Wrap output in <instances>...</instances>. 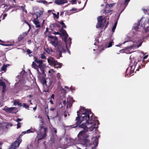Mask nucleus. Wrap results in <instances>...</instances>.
<instances>
[{
    "instance_id": "obj_7",
    "label": "nucleus",
    "mask_w": 149,
    "mask_h": 149,
    "mask_svg": "<svg viewBox=\"0 0 149 149\" xmlns=\"http://www.w3.org/2000/svg\"><path fill=\"white\" fill-rule=\"evenodd\" d=\"M93 118L95 119V120L91 124H89V125H92L90 127L88 126V130L90 131H92L94 129L96 130L98 127L97 125L99 124V121L97 119V117H95L93 115Z\"/></svg>"
},
{
    "instance_id": "obj_28",
    "label": "nucleus",
    "mask_w": 149,
    "mask_h": 149,
    "mask_svg": "<svg viewBox=\"0 0 149 149\" xmlns=\"http://www.w3.org/2000/svg\"><path fill=\"white\" fill-rule=\"evenodd\" d=\"M105 3H107L106 4V6H108V7L109 8H111V7H112V6H113L115 5L116 4L115 3H113L112 4H108V3L107 2H106Z\"/></svg>"
},
{
    "instance_id": "obj_6",
    "label": "nucleus",
    "mask_w": 149,
    "mask_h": 149,
    "mask_svg": "<svg viewBox=\"0 0 149 149\" xmlns=\"http://www.w3.org/2000/svg\"><path fill=\"white\" fill-rule=\"evenodd\" d=\"M48 62L51 65H54L55 68H60L61 67L62 64L58 63L56 61L54 58H50L47 59Z\"/></svg>"
},
{
    "instance_id": "obj_35",
    "label": "nucleus",
    "mask_w": 149,
    "mask_h": 149,
    "mask_svg": "<svg viewBox=\"0 0 149 149\" xmlns=\"http://www.w3.org/2000/svg\"><path fill=\"white\" fill-rule=\"evenodd\" d=\"M40 31L39 29H38L36 30L34 32V35H37L38 32H39Z\"/></svg>"
},
{
    "instance_id": "obj_40",
    "label": "nucleus",
    "mask_w": 149,
    "mask_h": 149,
    "mask_svg": "<svg viewBox=\"0 0 149 149\" xmlns=\"http://www.w3.org/2000/svg\"><path fill=\"white\" fill-rule=\"evenodd\" d=\"M130 0H125L124 5H125V6H127L128 3L130 1Z\"/></svg>"
},
{
    "instance_id": "obj_57",
    "label": "nucleus",
    "mask_w": 149,
    "mask_h": 149,
    "mask_svg": "<svg viewBox=\"0 0 149 149\" xmlns=\"http://www.w3.org/2000/svg\"><path fill=\"white\" fill-rule=\"evenodd\" d=\"M25 23H26V24H27L29 26V27L30 28L31 27V25L30 24H29L26 20H25Z\"/></svg>"
},
{
    "instance_id": "obj_13",
    "label": "nucleus",
    "mask_w": 149,
    "mask_h": 149,
    "mask_svg": "<svg viewBox=\"0 0 149 149\" xmlns=\"http://www.w3.org/2000/svg\"><path fill=\"white\" fill-rule=\"evenodd\" d=\"M33 23L36 26L37 28L40 27V22L38 21L37 18L34 19H33Z\"/></svg>"
},
{
    "instance_id": "obj_49",
    "label": "nucleus",
    "mask_w": 149,
    "mask_h": 149,
    "mask_svg": "<svg viewBox=\"0 0 149 149\" xmlns=\"http://www.w3.org/2000/svg\"><path fill=\"white\" fill-rule=\"evenodd\" d=\"M57 77L58 79H59L61 78L60 74L59 73H57Z\"/></svg>"
},
{
    "instance_id": "obj_5",
    "label": "nucleus",
    "mask_w": 149,
    "mask_h": 149,
    "mask_svg": "<svg viewBox=\"0 0 149 149\" xmlns=\"http://www.w3.org/2000/svg\"><path fill=\"white\" fill-rule=\"evenodd\" d=\"M47 130V127H45L43 126V124L40 126L39 129L40 134L39 135L40 137L38 139V141L40 140L43 138L46 137L47 136L46 132Z\"/></svg>"
},
{
    "instance_id": "obj_44",
    "label": "nucleus",
    "mask_w": 149,
    "mask_h": 149,
    "mask_svg": "<svg viewBox=\"0 0 149 149\" xmlns=\"http://www.w3.org/2000/svg\"><path fill=\"white\" fill-rule=\"evenodd\" d=\"M5 85V83L1 81V82H0V86H3Z\"/></svg>"
},
{
    "instance_id": "obj_50",
    "label": "nucleus",
    "mask_w": 149,
    "mask_h": 149,
    "mask_svg": "<svg viewBox=\"0 0 149 149\" xmlns=\"http://www.w3.org/2000/svg\"><path fill=\"white\" fill-rule=\"evenodd\" d=\"M116 28V27L113 26V27L112 28V31L113 33L114 32Z\"/></svg>"
},
{
    "instance_id": "obj_53",
    "label": "nucleus",
    "mask_w": 149,
    "mask_h": 149,
    "mask_svg": "<svg viewBox=\"0 0 149 149\" xmlns=\"http://www.w3.org/2000/svg\"><path fill=\"white\" fill-rule=\"evenodd\" d=\"M22 120V119L20 118H18L17 119L16 121L17 122H19L21 121Z\"/></svg>"
},
{
    "instance_id": "obj_56",
    "label": "nucleus",
    "mask_w": 149,
    "mask_h": 149,
    "mask_svg": "<svg viewBox=\"0 0 149 149\" xmlns=\"http://www.w3.org/2000/svg\"><path fill=\"white\" fill-rule=\"evenodd\" d=\"M70 90L71 91L74 90H75L74 88L73 87L71 86V87L70 88Z\"/></svg>"
},
{
    "instance_id": "obj_24",
    "label": "nucleus",
    "mask_w": 149,
    "mask_h": 149,
    "mask_svg": "<svg viewBox=\"0 0 149 149\" xmlns=\"http://www.w3.org/2000/svg\"><path fill=\"white\" fill-rule=\"evenodd\" d=\"M48 108V105L47 104V107L45 108V113L46 115H48V114L49 109Z\"/></svg>"
},
{
    "instance_id": "obj_23",
    "label": "nucleus",
    "mask_w": 149,
    "mask_h": 149,
    "mask_svg": "<svg viewBox=\"0 0 149 149\" xmlns=\"http://www.w3.org/2000/svg\"><path fill=\"white\" fill-rule=\"evenodd\" d=\"M64 39V41L65 43H66L67 41V39L68 37V36L67 33L63 35Z\"/></svg>"
},
{
    "instance_id": "obj_22",
    "label": "nucleus",
    "mask_w": 149,
    "mask_h": 149,
    "mask_svg": "<svg viewBox=\"0 0 149 149\" xmlns=\"http://www.w3.org/2000/svg\"><path fill=\"white\" fill-rule=\"evenodd\" d=\"M98 142V139L97 138H95L94 141H93V143L95 146H97Z\"/></svg>"
},
{
    "instance_id": "obj_14",
    "label": "nucleus",
    "mask_w": 149,
    "mask_h": 149,
    "mask_svg": "<svg viewBox=\"0 0 149 149\" xmlns=\"http://www.w3.org/2000/svg\"><path fill=\"white\" fill-rule=\"evenodd\" d=\"M107 6H106L105 7V9H104L103 12V13H105V15H106V14L109 13L110 12H112V10H111L110 9H109V10H108L107 9Z\"/></svg>"
},
{
    "instance_id": "obj_33",
    "label": "nucleus",
    "mask_w": 149,
    "mask_h": 149,
    "mask_svg": "<svg viewBox=\"0 0 149 149\" xmlns=\"http://www.w3.org/2000/svg\"><path fill=\"white\" fill-rule=\"evenodd\" d=\"M26 6L25 5V6H21V8L22 9L23 11L24 12L26 13H27V11L25 8V7Z\"/></svg>"
},
{
    "instance_id": "obj_61",
    "label": "nucleus",
    "mask_w": 149,
    "mask_h": 149,
    "mask_svg": "<svg viewBox=\"0 0 149 149\" xmlns=\"http://www.w3.org/2000/svg\"><path fill=\"white\" fill-rule=\"evenodd\" d=\"M117 24V21H116L114 23V24L113 26L116 27Z\"/></svg>"
},
{
    "instance_id": "obj_8",
    "label": "nucleus",
    "mask_w": 149,
    "mask_h": 149,
    "mask_svg": "<svg viewBox=\"0 0 149 149\" xmlns=\"http://www.w3.org/2000/svg\"><path fill=\"white\" fill-rule=\"evenodd\" d=\"M34 58L35 59V61L37 63H39V65L38 66V68H39L42 75H44L45 70L44 69V67L42 65V64L44 61L42 60H38V58L36 56L34 57Z\"/></svg>"
},
{
    "instance_id": "obj_20",
    "label": "nucleus",
    "mask_w": 149,
    "mask_h": 149,
    "mask_svg": "<svg viewBox=\"0 0 149 149\" xmlns=\"http://www.w3.org/2000/svg\"><path fill=\"white\" fill-rule=\"evenodd\" d=\"M24 38V36L23 35H20L18 38V40L19 42L21 41Z\"/></svg>"
},
{
    "instance_id": "obj_51",
    "label": "nucleus",
    "mask_w": 149,
    "mask_h": 149,
    "mask_svg": "<svg viewBox=\"0 0 149 149\" xmlns=\"http://www.w3.org/2000/svg\"><path fill=\"white\" fill-rule=\"evenodd\" d=\"M54 34H55V35H56V34H57V35H61V33H60L59 32H54Z\"/></svg>"
},
{
    "instance_id": "obj_47",
    "label": "nucleus",
    "mask_w": 149,
    "mask_h": 149,
    "mask_svg": "<svg viewBox=\"0 0 149 149\" xmlns=\"http://www.w3.org/2000/svg\"><path fill=\"white\" fill-rule=\"evenodd\" d=\"M54 94H52L51 96V98H49V99H50L51 100H52V99H54Z\"/></svg>"
},
{
    "instance_id": "obj_60",
    "label": "nucleus",
    "mask_w": 149,
    "mask_h": 149,
    "mask_svg": "<svg viewBox=\"0 0 149 149\" xmlns=\"http://www.w3.org/2000/svg\"><path fill=\"white\" fill-rule=\"evenodd\" d=\"M117 24V21H116L114 23V24L113 26L116 27Z\"/></svg>"
},
{
    "instance_id": "obj_30",
    "label": "nucleus",
    "mask_w": 149,
    "mask_h": 149,
    "mask_svg": "<svg viewBox=\"0 0 149 149\" xmlns=\"http://www.w3.org/2000/svg\"><path fill=\"white\" fill-rule=\"evenodd\" d=\"M2 95H4V93L6 91V85H4L3 86L2 88Z\"/></svg>"
},
{
    "instance_id": "obj_55",
    "label": "nucleus",
    "mask_w": 149,
    "mask_h": 149,
    "mask_svg": "<svg viewBox=\"0 0 149 149\" xmlns=\"http://www.w3.org/2000/svg\"><path fill=\"white\" fill-rule=\"evenodd\" d=\"M7 16V14H5L3 16V19H5V17Z\"/></svg>"
},
{
    "instance_id": "obj_25",
    "label": "nucleus",
    "mask_w": 149,
    "mask_h": 149,
    "mask_svg": "<svg viewBox=\"0 0 149 149\" xmlns=\"http://www.w3.org/2000/svg\"><path fill=\"white\" fill-rule=\"evenodd\" d=\"M60 32H61V34H62V35L65 34H67V33H66V31L63 29V28H61V29L60 31Z\"/></svg>"
},
{
    "instance_id": "obj_42",
    "label": "nucleus",
    "mask_w": 149,
    "mask_h": 149,
    "mask_svg": "<svg viewBox=\"0 0 149 149\" xmlns=\"http://www.w3.org/2000/svg\"><path fill=\"white\" fill-rule=\"evenodd\" d=\"M40 57L42 59H45L46 58V56H45V55L43 54H41Z\"/></svg>"
},
{
    "instance_id": "obj_48",
    "label": "nucleus",
    "mask_w": 149,
    "mask_h": 149,
    "mask_svg": "<svg viewBox=\"0 0 149 149\" xmlns=\"http://www.w3.org/2000/svg\"><path fill=\"white\" fill-rule=\"evenodd\" d=\"M53 39L54 40V41H58V38L56 36H54V38Z\"/></svg>"
},
{
    "instance_id": "obj_16",
    "label": "nucleus",
    "mask_w": 149,
    "mask_h": 149,
    "mask_svg": "<svg viewBox=\"0 0 149 149\" xmlns=\"http://www.w3.org/2000/svg\"><path fill=\"white\" fill-rule=\"evenodd\" d=\"M140 22H141V20L139 21V22L136 24V26L134 27V29L135 31H137L138 29H139V27L140 25Z\"/></svg>"
},
{
    "instance_id": "obj_62",
    "label": "nucleus",
    "mask_w": 149,
    "mask_h": 149,
    "mask_svg": "<svg viewBox=\"0 0 149 149\" xmlns=\"http://www.w3.org/2000/svg\"><path fill=\"white\" fill-rule=\"evenodd\" d=\"M49 90L48 88L47 90L45 89V90H44L43 91V92H49Z\"/></svg>"
},
{
    "instance_id": "obj_11",
    "label": "nucleus",
    "mask_w": 149,
    "mask_h": 149,
    "mask_svg": "<svg viewBox=\"0 0 149 149\" xmlns=\"http://www.w3.org/2000/svg\"><path fill=\"white\" fill-rule=\"evenodd\" d=\"M55 2L56 4L60 5L66 3L67 1L66 0H55Z\"/></svg>"
},
{
    "instance_id": "obj_12",
    "label": "nucleus",
    "mask_w": 149,
    "mask_h": 149,
    "mask_svg": "<svg viewBox=\"0 0 149 149\" xmlns=\"http://www.w3.org/2000/svg\"><path fill=\"white\" fill-rule=\"evenodd\" d=\"M14 109V108L13 107H10L8 108V107L7 108L4 109V110L6 112L8 113H12L13 112V111Z\"/></svg>"
},
{
    "instance_id": "obj_3",
    "label": "nucleus",
    "mask_w": 149,
    "mask_h": 149,
    "mask_svg": "<svg viewBox=\"0 0 149 149\" xmlns=\"http://www.w3.org/2000/svg\"><path fill=\"white\" fill-rule=\"evenodd\" d=\"M51 42L52 44L57 49V51L59 54L60 57H61L62 53H65V50L62 46L60 45V43L58 41H51Z\"/></svg>"
},
{
    "instance_id": "obj_29",
    "label": "nucleus",
    "mask_w": 149,
    "mask_h": 149,
    "mask_svg": "<svg viewBox=\"0 0 149 149\" xmlns=\"http://www.w3.org/2000/svg\"><path fill=\"white\" fill-rule=\"evenodd\" d=\"M49 84L47 85V87H51L52 88L53 86V85H52V84L53 83V81H52L50 80L49 82Z\"/></svg>"
},
{
    "instance_id": "obj_2",
    "label": "nucleus",
    "mask_w": 149,
    "mask_h": 149,
    "mask_svg": "<svg viewBox=\"0 0 149 149\" xmlns=\"http://www.w3.org/2000/svg\"><path fill=\"white\" fill-rule=\"evenodd\" d=\"M148 57V55H146L144 56L143 58V61L142 63H139L137 65L138 63L141 60L140 58V59L138 58L135 60H133L131 61L129 65L130 67L127 68L125 74V76H130L131 74L133 73L134 72V69L136 68V71H138L140 69L144 67L145 64L148 62V61H146L145 59H146Z\"/></svg>"
},
{
    "instance_id": "obj_9",
    "label": "nucleus",
    "mask_w": 149,
    "mask_h": 149,
    "mask_svg": "<svg viewBox=\"0 0 149 149\" xmlns=\"http://www.w3.org/2000/svg\"><path fill=\"white\" fill-rule=\"evenodd\" d=\"M103 19V18L102 16H100L98 17V22L96 26L97 28H99L100 27H102L104 26V24H102Z\"/></svg>"
},
{
    "instance_id": "obj_58",
    "label": "nucleus",
    "mask_w": 149,
    "mask_h": 149,
    "mask_svg": "<svg viewBox=\"0 0 149 149\" xmlns=\"http://www.w3.org/2000/svg\"><path fill=\"white\" fill-rule=\"evenodd\" d=\"M55 109V108H51L50 109V111H54Z\"/></svg>"
},
{
    "instance_id": "obj_52",
    "label": "nucleus",
    "mask_w": 149,
    "mask_h": 149,
    "mask_svg": "<svg viewBox=\"0 0 149 149\" xmlns=\"http://www.w3.org/2000/svg\"><path fill=\"white\" fill-rule=\"evenodd\" d=\"M26 131V133H29L30 132H33V131H31L30 129Z\"/></svg>"
},
{
    "instance_id": "obj_46",
    "label": "nucleus",
    "mask_w": 149,
    "mask_h": 149,
    "mask_svg": "<svg viewBox=\"0 0 149 149\" xmlns=\"http://www.w3.org/2000/svg\"><path fill=\"white\" fill-rule=\"evenodd\" d=\"M27 54L29 55H30L31 53H32V52H31L30 50L29 49H28L26 51Z\"/></svg>"
},
{
    "instance_id": "obj_38",
    "label": "nucleus",
    "mask_w": 149,
    "mask_h": 149,
    "mask_svg": "<svg viewBox=\"0 0 149 149\" xmlns=\"http://www.w3.org/2000/svg\"><path fill=\"white\" fill-rule=\"evenodd\" d=\"M1 42H3L0 40V45H3V46H9L11 45H6V44H2V43H1Z\"/></svg>"
},
{
    "instance_id": "obj_10",
    "label": "nucleus",
    "mask_w": 149,
    "mask_h": 149,
    "mask_svg": "<svg viewBox=\"0 0 149 149\" xmlns=\"http://www.w3.org/2000/svg\"><path fill=\"white\" fill-rule=\"evenodd\" d=\"M46 75H42L40 76V77H39L40 79L42 85L44 86V85L46 86H47V84L46 83V80L45 79Z\"/></svg>"
},
{
    "instance_id": "obj_36",
    "label": "nucleus",
    "mask_w": 149,
    "mask_h": 149,
    "mask_svg": "<svg viewBox=\"0 0 149 149\" xmlns=\"http://www.w3.org/2000/svg\"><path fill=\"white\" fill-rule=\"evenodd\" d=\"M16 7V5L15 4H13L12 5H11L9 7L8 9H10L13 8H15Z\"/></svg>"
},
{
    "instance_id": "obj_17",
    "label": "nucleus",
    "mask_w": 149,
    "mask_h": 149,
    "mask_svg": "<svg viewBox=\"0 0 149 149\" xmlns=\"http://www.w3.org/2000/svg\"><path fill=\"white\" fill-rule=\"evenodd\" d=\"M67 141L68 142V143L70 144V145L72 144L74 141L73 139L70 138L67 139Z\"/></svg>"
},
{
    "instance_id": "obj_45",
    "label": "nucleus",
    "mask_w": 149,
    "mask_h": 149,
    "mask_svg": "<svg viewBox=\"0 0 149 149\" xmlns=\"http://www.w3.org/2000/svg\"><path fill=\"white\" fill-rule=\"evenodd\" d=\"M21 123L19 122L17 124V128L18 129L21 127Z\"/></svg>"
},
{
    "instance_id": "obj_43",
    "label": "nucleus",
    "mask_w": 149,
    "mask_h": 149,
    "mask_svg": "<svg viewBox=\"0 0 149 149\" xmlns=\"http://www.w3.org/2000/svg\"><path fill=\"white\" fill-rule=\"evenodd\" d=\"M23 106L25 108H28L29 107V106L26 104L25 103H24L23 105Z\"/></svg>"
},
{
    "instance_id": "obj_59",
    "label": "nucleus",
    "mask_w": 149,
    "mask_h": 149,
    "mask_svg": "<svg viewBox=\"0 0 149 149\" xmlns=\"http://www.w3.org/2000/svg\"><path fill=\"white\" fill-rule=\"evenodd\" d=\"M53 130L54 131V132H55V134H56L57 133V132L56 129V128H53Z\"/></svg>"
},
{
    "instance_id": "obj_26",
    "label": "nucleus",
    "mask_w": 149,
    "mask_h": 149,
    "mask_svg": "<svg viewBox=\"0 0 149 149\" xmlns=\"http://www.w3.org/2000/svg\"><path fill=\"white\" fill-rule=\"evenodd\" d=\"M7 66L6 65H3L1 68V71H6V70Z\"/></svg>"
},
{
    "instance_id": "obj_4",
    "label": "nucleus",
    "mask_w": 149,
    "mask_h": 149,
    "mask_svg": "<svg viewBox=\"0 0 149 149\" xmlns=\"http://www.w3.org/2000/svg\"><path fill=\"white\" fill-rule=\"evenodd\" d=\"M26 133V131L23 132L19 135V137L12 144L10 147L9 149H15L16 147H18L22 141V139H21L20 138H21L22 136Z\"/></svg>"
},
{
    "instance_id": "obj_31",
    "label": "nucleus",
    "mask_w": 149,
    "mask_h": 149,
    "mask_svg": "<svg viewBox=\"0 0 149 149\" xmlns=\"http://www.w3.org/2000/svg\"><path fill=\"white\" fill-rule=\"evenodd\" d=\"M38 67H36V69H36L37 70V71L38 72V77H40V76L42 75V74L41 73L40 71H39L38 69Z\"/></svg>"
},
{
    "instance_id": "obj_37",
    "label": "nucleus",
    "mask_w": 149,
    "mask_h": 149,
    "mask_svg": "<svg viewBox=\"0 0 149 149\" xmlns=\"http://www.w3.org/2000/svg\"><path fill=\"white\" fill-rule=\"evenodd\" d=\"M56 114L55 116V117H59L60 114V112L59 110H58L56 112Z\"/></svg>"
},
{
    "instance_id": "obj_34",
    "label": "nucleus",
    "mask_w": 149,
    "mask_h": 149,
    "mask_svg": "<svg viewBox=\"0 0 149 149\" xmlns=\"http://www.w3.org/2000/svg\"><path fill=\"white\" fill-rule=\"evenodd\" d=\"M108 15H107L105 17H104L103 20H104V22L102 23V24H104V25L106 23V19H107V17H108Z\"/></svg>"
},
{
    "instance_id": "obj_18",
    "label": "nucleus",
    "mask_w": 149,
    "mask_h": 149,
    "mask_svg": "<svg viewBox=\"0 0 149 149\" xmlns=\"http://www.w3.org/2000/svg\"><path fill=\"white\" fill-rule=\"evenodd\" d=\"M43 14L42 12L40 10L39 12H37L36 13V18H38V17H39L41 15H42Z\"/></svg>"
},
{
    "instance_id": "obj_41",
    "label": "nucleus",
    "mask_w": 149,
    "mask_h": 149,
    "mask_svg": "<svg viewBox=\"0 0 149 149\" xmlns=\"http://www.w3.org/2000/svg\"><path fill=\"white\" fill-rule=\"evenodd\" d=\"M52 14H53L54 16V18H56L57 19H58L59 18L58 16L56 14L54 13H53Z\"/></svg>"
},
{
    "instance_id": "obj_64",
    "label": "nucleus",
    "mask_w": 149,
    "mask_h": 149,
    "mask_svg": "<svg viewBox=\"0 0 149 149\" xmlns=\"http://www.w3.org/2000/svg\"><path fill=\"white\" fill-rule=\"evenodd\" d=\"M48 37L51 39H53L54 38V36H53L52 35H50L48 36Z\"/></svg>"
},
{
    "instance_id": "obj_1",
    "label": "nucleus",
    "mask_w": 149,
    "mask_h": 149,
    "mask_svg": "<svg viewBox=\"0 0 149 149\" xmlns=\"http://www.w3.org/2000/svg\"><path fill=\"white\" fill-rule=\"evenodd\" d=\"M77 113V117L75 119L76 123L70 127L72 128H76L79 126V127L83 128L84 130L79 132L78 137L80 140L84 143L86 146H90L92 144L87 139L88 137V134L87 132L88 131L89 124H91L95 120L93 118V114L91 110L86 109L84 107H81Z\"/></svg>"
},
{
    "instance_id": "obj_63",
    "label": "nucleus",
    "mask_w": 149,
    "mask_h": 149,
    "mask_svg": "<svg viewBox=\"0 0 149 149\" xmlns=\"http://www.w3.org/2000/svg\"><path fill=\"white\" fill-rule=\"evenodd\" d=\"M148 11V10H144V12L146 14H147V13Z\"/></svg>"
},
{
    "instance_id": "obj_32",
    "label": "nucleus",
    "mask_w": 149,
    "mask_h": 149,
    "mask_svg": "<svg viewBox=\"0 0 149 149\" xmlns=\"http://www.w3.org/2000/svg\"><path fill=\"white\" fill-rule=\"evenodd\" d=\"M38 67H36V69H36L37 70V71L38 72V77H40V76L42 75V74L41 73L40 71H39L38 69Z\"/></svg>"
},
{
    "instance_id": "obj_27",
    "label": "nucleus",
    "mask_w": 149,
    "mask_h": 149,
    "mask_svg": "<svg viewBox=\"0 0 149 149\" xmlns=\"http://www.w3.org/2000/svg\"><path fill=\"white\" fill-rule=\"evenodd\" d=\"M36 62L34 61L33 62L32 64V67L34 69H36V67H37L38 66V65L36 64Z\"/></svg>"
},
{
    "instance_id": "obj_54",
    "label": "nucleus",
    "mask_w": 149,
    "mask_h": 149,
    "mask_svg": "<svg viewBox=\"0 0 149 149\" xmlns=\"http://www.w3.org/2000/svg\"><path fill=\"white\" fill-rule=\"evenodd\" d=\"M40 1H43L42 3H43L44 4H45L47 3V2L45 0H40Z\"/></svg>"
},
{
    "instance_id": "obj_21",
    "label": "nucleus",
    "mask_w": 149,
    "mask_h": 149,
    "mask_svg": "<svg viewBox=\"0 0 149 149\" xmlns=\"http://www.w3.org/2000/svg\"><path fill=\"white\" fill-rule=\"evenodd\" d=\"M58 22L60 23L61 25H62V28H63H63H66V26L65 25L64 23L63 22V21H61L60 22Z\"/></svg>"
},
{
    "instance_id": "obj_39",
    "label": "nucleus",
    "mask_w": 149,
    "mask_h": 149,
    "mask_svg": "<svg viewBox=\"0 0 149 149\" xmlns=\"http://www.w3.org/2000/svg\"><path fill=\"white\" fill-rule=\"evenodd\" d=\"M113 43V42L112 41H110L108 44V47H111L112 46V44Z\"/></svg>"
},
{
    "instance_id": "obj_15",
    "label": "nucleus",
    "mask_w": 149,
    "mask_h": 149,
    "mask_svg": "<svg viewBox=\"0 0 149 149\" xmlns=\"http://www.w3.org/2000/svg\"><path fill=\"white\" fill-rule=\"evenodd\" d=\"M22 90L24 91H26L29 90L30 89V87L28 86L24 85L22 87Z\"/></svg>"
},
{
    "instance_id": "obj_19",
    "label": "nucleus",
    "mask_w": 149,
    "mask_h": 149,
    "mask_svg": "<svg viewBox=\"0 0 149 149\" xmlns=\"http://www.w3.org/2000/svg\"><path fill=\"white\" fill-rule=\"evenodd\" d=\"M14 104L15 105H18L20 106H22L21 103L17 100H15Z\"/></svg>"
}]
</instances>
